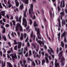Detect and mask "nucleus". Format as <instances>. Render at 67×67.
Masks as SVG:
<instances>
[{"mask_svg":"<svg viewBox=\"0 0 67 67\" xmlns=\"http://www.w3.org/2000/svg\"><path fill=\"white\" fill-rule=\"evenodd\" d=\"M57 35H58V37H60V33H59Z\"/></svg>","mask_w":67,"mask_h":67,"instance_id":"59","label":"nucleus"},{"mask_svg":"<svg viewBox=\"0 0 67 67\" xmlns=\"http://www.w3.org/2000/svg\"><path fill=\"white\" fill-rule=\"evenodd\" d=\"M7 67H13L12 65H11V64L9 62H7Z\"/></svg>","mask_w":67,"mask_h":67,"instance_id":"15","label":"nucleus"},{"mask_svg":"<svg viewBox=\"0 0 67 67\" xmlns=\"http://www.w3.org/2000/svg\"><path fill=\"white\" fill-rule=\"evenodd\" d=\"M6 27H9V25L8 24H7L5 25Z\"/></svg>","mask_w":67,"mask_h":67,"instance_id":"55","label":"nucleus"},{"mask_svg":"<svg viewBox=\"0 0 67 67\" xmlns=\"http://www.w3.org/2000/svg\"><path fill=\"white\" fill-rule=\"evenodd\" d=\"M10 56H11L12 57L13 60H14V58H16V54L14 53L13 54H11L9 55Z\"/></svg>","mask_w":67,"mask_h":67,"instance_id":"10","label":"nucleus"},{"mask_svg":"<svg viewBox=\"0 0 67 67\" xmlns=\"http://www.w3.org/2000/svg\"><path fill=\"white\" fill-rule=\"evenodd\" d=\"M38 65H40L41 64V61L40 60H38Z\"/></svg>","mask_w":67,"mask_h":67,"instance_id":"61","label":"nucleus"},{"mask_svg":"<svg viewBox=\"0 0 67 67\" xmlns=\"http://www.w3.org/2000/svg\"><path fill=\"white\" fill-rule=\"evenodd\" d=\"M23 1L26 4L29 3V0H23Z\"/></svg>","mask_w":67,"mask_h":67,"instance_id":"22","label":"nucleus"},{"mask_svg":"<svg viewBox=\"0 0 67 67\" xmlns=\"http://www.w3.org/2000/svg\"><path fill=\"white\" fill-rule=\"evenodd\" d=\"M14 44L15 45L16 44V40H14Z\"/></svg>","mask_w":67,"mask_h":67,"instance_id":"54","label":"nucleus"},{"mask_svg":"<svg viewBox=\"0 0 67 67\" xmlns=\"http://www.w3.org/2000/svg\"><path fill=\"white\" fill-rule=\"evenodd\" d=\"M62 23L63 24H64V25H65V24H66V21L65 20H64V21L63 20Z\"/></svg>","mask_w":67,"mask_h":67,"instance_id":"32","label":"nucleus"},{"mask_svg":"<svg viewBox=\"0 0 67 67\" xmlns=\"http://www.w3.org/2000/svg\"><path fill=\"white\" fill-rule=\"evenodd\" d=\"M64 42L66 43L67 42V40H66V38H64Z\"/></svg>","mask_w":67,"mask_h":67,"instance_id":"60","label":"nucleus"},{"mask_svg":"<svg viewBox=\"0 0 67 67\" xmlns=\"http://www.w3.org/2000/svg\"><path fill=\"white\" fill-rule=\"evenodd\" d=\"M3 21L4 22H5V19L4 18L3 19Z\"/></svg>","mask_w":67,"mask_h":67,"instance_id":"63","label":"nucleus"},{"mask_svg":"<svg viewBox=\"0 0 67 67\" xmlns=\"http://www.w3.org/2000/svg\"><path fill=\"white\" fill-rule=\"evenodd\" d=\"M3 1L4 2V3L5 4H7V0H3Z\"/></svg>","mask_w":67,"mask_h":67,"instance_id":"51","label":"nucleus"},{"mask_svg":"<svg viewBox=\"0 0 67 67\" xmlns=\"http://www.w3.org/2000/svg\"><path fill=\"white\" fill-rule=\"evenodd\" d=\"M1 64L2 66V67H5V62H4L3 63V61H2Z\"/></svg>","mask_w":67,"mask_h":67,"instance_id":"16","label":"nucleus"},{"mask_svg":"<svg viewBox=\"0 0 67 67\" xmlns=\"http://www.w3.org/2000/svg\"><path fill=\"white\" fill-rule=\"evenodd\" d=\"M36 52H38L39 50V46H37V48L36 49Z\"/></svg>","mask_w":67,"mask_h":67,"instance_id":"39","label":"nucleus"},{"mask_svg":"<svg viewBox=\"0 0 67 67\" xmlns=\"http://www.w3.org/2000/svg\"><path fill=\"white\" fill-rule=\"evenodd\" d=\"M29 27L28 26V27L26 28V31H28V30H29Z\"/></svg>","mask_w":67,"mask_h":67,"instance_id":"57","label":"nucleus"},{"mask_svg":"<svg viewBox=\"0 0 67 67\" xmlns=\"http://www.w3.org/2000/svg\"><path fill=\"white\" fill-rule=\"evenodd\" d=\"M24 17H23V18H25H25H26L27 17V16H26V13H25H25L24 12Z\"/></svg>","mask_w":67,"mask_h":67,"instance_id":"35","label":"nucleus"},{"mask_svg":"<svg viewBox=\"0 0 67 67\" xmlns=\"http://www.w3.org/2000/svg\"><path fill=\"white\" fill-rule=\"evenodd\" d=\"M58 12L61 10V9L59 6L58 7Z\"/></svg>","mask_w":67,"mask_h":67,"instance_id":"36","label":"nucleus"},{"mask_svg":"<svg viewBox=\"0 0 67 67\" xmlns=\"http://www.w3.org/2000/svg\"><path fill=\"white\" fill-rule=\"evenodd\" d=\"M12 22L13 23V25L15 26V21L14 20H12Z\"/></svg>","mask_w":67,"mask_h":67,"instance_id":"34","label":"nucleus"},{"mask_svg":"<svg viewBox=\"0 0 67 67\" xmlns=\"http://www.w3.org/2000/svg\"><path fill=\"white\" fill-rule=\"evenodd\" d=\"M17 44H18V48L19 49L18 50L19 52H20L21 51V49H20V48H21V45H22V42H17Z\"/></svg>","mask_w":67,"mask_h":67,"instance_id":"8","label":"nucleus"},{"mask_svg":"<svg viewBox=\"0 0 67 67\" xmlns=\"http://www.w3.org/2000/svg\"><path fill=\"white\" fill-rule=\"evenodd\" d=\"M29 21H30V25H31V24H32V19H30L29 20Z\"/></svg>","mask_w":67,"mask_h":67,"instance_id":"28","label":"nucleus"},{"mask_svg":"<svg viewBox=\"0 0 67 67\" xmlns=\"http://www.w3.org/2000/svg\"><path fill=\"white\" fill-rule=\"evenodd\" d=\"M23 24L24 25L25 27H26L27 26V21H26V19L24 17L23 18Z\"/></svg>","mask_w":67,"mask_h":67,"instance_id":"6","label":"nucleus"},{"mask_svg":"<svg viewBox=\"0 0 67 67\" xmlns=\"http://www.w3.org/2000/svg\"><path fill=\"white\" fill-rule=\"evenodd\" d=\"M64 36L66 37V32L64 31L61 35V37H63Z\"/></svg>","mask_w":67,"mask_h":67,"instance_id":"20","label":"nucleus"},{"mask_svg":"<svg viewBox=\"0 0 67 67\" xmlns=\"http://www.w3.org/2000/svg\"><path fill=\"white\" fill-rule=\"evenodd\" d=\"M32 65H33L34 66H35V64L34 62H32Z\"/></svg>","mask_w":67,"mask_h":67,"instance_id":"46","label":"nucleus"},{"mask_svg":"<svg viewBox=\"0 0 67 67\" xmlns=\"http://www.w3.org/2000/svg\"><path fill=\"white\" fill-rule=\"evenodd\" d=\"M41 54L43 56H44V52H41Z\"/></svg>","mask_w":67,"mask_h":67,"instance_id":"64","label":"nucleus"},{"mask_svg":"<svg viewBox=\"0 0 67 67\" xmlns=\"http://www.w3.org/2000/svg\"><path fill=\"white\" fill-rule=\"evenodd\" d=\"M2 14V15L3 16L5 15V11H2L1 12Z\"/></svg>","mask_w":67,"mask_h":67,"instance_id":"25","label":"nucleus"},{"mask_svg":"<svg viewBox=\"0 0 67 67\" xmlns=\"http://www.w3.org/2000/svg\"><path fill=\"white\" fill-rule=\"evenodd\" d=\"M11 52L10 50L7 51V53H8V54H10L11 53Z\"/></svg>","mask_w":67,"mask_h":67,"instance_id":"62","label":"nucleus"},{"mask_svg":"<svg viewBox=\"0 0 67 67\" xmlns=\"http://www.w3.org/2000/svg\"><path fill=\"white\" fill-rule=\"evenodd\" d=\"M30 37L31 38H32L33 37H34L33 38V42H35L36 36L35 35H33V31H31V33L30 35Z\"/></svg>","mask_w":67,"mask_h":67,"instance_id":"7","label":"nucleus"},{"mask_svg":"<svg viewBox=\"0 0 67 67\" xmlns=\"http://www.w3.org/2000/svg\"><path fill=\"white\" fill-rule=\"evenodd\" d=\"M45 59L46 60V63H49V60H48V58H47V57H45Z\"/></svg>","mask_w":67,"mask_h":67,"instance_id":"18","label":"nucleus"},{"mask_svg":"<svg viewBox=\"0 0 67 67\" xmlns=\"http://www.w3.org/2000/svg\"><path fill=\"white\" fill-rule=\"evenodd\" d=\"M45 63V60L44 59H43L42 60V65H44V64Z\"/></svg>","mask_w":67,"mask_h":67,"instance_id":"26","label":"nucleus"},{"mask_svg":"<svg viewBox=\"0 0 67 67\" xmlns=\"http://www.w3.org/2000/svg\"><path fill=\"white\" fill-rule=\"evenodd\" d=\"M27 59L28 61H31V62H32L33 61V60L32 59H30V58H27Z\"/></svg>","mask_w":67,"mask_h":67,"instance_id":"38","label":"nucleus"},{"mask_svg":"<svg viewBox=\"0 0 67 67\" xmlns=\"http://www.w3.org/2000/svg\"><path fill=\"white\" fill-rule=\"evenodd\" d=\"M49 48L50 49H51V50H49V49H48L47 51L50 55H51V56H52L53 60H54L55 56L54 55H52V53L53 54H54V52L53 50V49H52V48H51V47H49Z\"/></svg>","mask_w":67,"mask_h":67,"instance_id":"4","label":"nucleus"},{"mask_svg":"<svg viewBox=\"0 0 67 67\" xmlns=\"http://www.w3.org/2000/svg\"><path fill=\"white\" fill-rule=\"evenodd\" d=\"M2 38L3 40L5 41H7V38L6 37L2 35Z\"/></svg>","mask_w":67,"mask_h":67,"instance_id":"21","label":"nucleus"},{"mask_svg":"<svg viewBox=\"0 0 67 67\" xmlns=\"http://www.w3.org/2000/svg\"><path fill=\"white\" fill-rule=\"evenodd\" d=\"M24 8V6H23V4H22L20 6V10H22Z\"/></svg>","mask_w":67,"mask_h":67,"instance_id":"23","label":"nucleus"},{"mask_svg":"<svg viewBox=\"0 0 67 67\" xmlns=\"http://www.w3.org/2000/svg\"><path fill=\"white\" fill-rule=\"evenodd\" d=\"M47 37L49 41H51V38L49 37L48 35L47 36Z\"/></svg>","mask_w":67,"mask_h":67,"instance_id":"37","label":"nucleus"},{"mask_svg":"<svg viewBox=\"0 0 67 67\" xmlns=\"http://www.w3.org/2000/svg\"><path fill=\"white\" fill-rule=\"evenodd\" d=\"M37 53L36 52H35V53L34 55V57L35 58H36V57L35 56L37 55Z\"/></svg>","mask_w":67,"mask_h":67,"instance_id":"41","label":"nucleus"},{"mask_svg":"<svg viewBox=\"0 0 67 67\" xmlns=\"http://www.w3.org/2000/svg\"><path fill=\"white\" fill-rule=\"evenodd\" d=\"M1 28H2L3 29V30L2 33L4 34V33H5V28H4V27H3V26H2V25H1Z\"/></svg>","mask_w":67,"mask_h":67,"instance_id":"14","label":"nucleus"},{"mask_svg":"<svg viewBox=\"0 0 67 67\" xmlns=\"http://www.w3.org/2000/svg\"><path fill=\"white\" fill-rule=\"evenodd\" d=\"M64 43H63V41H62L61 42V46L63 47V48H64Z\"/></svg>","mask_w":67,"mask_h":67,"instance_id":"24","label":"nucleus"},{"mask_svg":"<svg viewBox=\"0 0 67 67\" xmlns=\"http://www.w3.org/2000/svg\"><path fill=\"white\" fill-rule=\"evenodd\" d=\"M18 54H19V55H23V53H22V52H19L18 53Z\"/></svg>","mask_w":67,"mask_h":67,"instance_id":"52","label":"nucleus"},{"mask_svg":"<svg viewBox=\"0 0 67 67\" xmlns=\"http://www.w3.org/2000/svg\"><path fill=\"white\" fill-rule=\"evenodd\" d=\"M55 67H60L59 64L57 63V60L56 59H55Z\"/></svg>","mask_w":67,"mask_h":67,"instance_id":"11","label":"nucleus"},{"mask_svg":"<svg viewBox=\"0 0 67 67\" xmlns=\"http://www.w3.org/2000/svg\"><path fill=\"white\" fill-rule=\"evenodd\" d=\"M12 6V4H9L8 6V7L9 8H11Z\"/></svg>","mask_w":67,"mask_h":67,"instance_id":"49","label":"nucleus"},{"mask_svg":"<svg viewBox=\"0 0 67 67\" xmlns=\"http://www.w3.org/2000/svg\"><path fill=\"white\" fill-rule=\"evenodd\" d=\"M36 41H37V42L38 43H39L40 45H42V42L40 40H38V39H37V37H36Z\"/></svg>","mask_w":67,"mask_h":67,"instance_id":"13","label":"nucleus"},{"mask_svg":"<svg viewBox=\"0 0 67 67\" xmlns=\"http://www.w3.org/2000/svg\"><path fill=\"white\" fill-rule=\"evenodd\" d=\"M11 35L13 37H14L15 36L14 35V34H13V32H12V33L11 34Z\"/></svg>","mask_w":67,"mask_h":67,"instance_id":"40","label":"nucleus"},{"mask_svg":"<svg viewBox=\"0 0 67 67\" xmlns=\"http://www.w3.org/2000/svg\"><path fill=\"white\" fill-rule=\"evenodd\" d=\"M32 46H34L35 48H36V46H35V44H32Z\"/></svg>","mask_w":67,"mask_h":67,"instance_id":"53","label":"nucleus"},{"mask_svg":"<svg viewBox=\"0 0 67 67\" xmlns=\"http://www.w3.org/2000/svg\"><path fill=\"white\" fill-rule=\"evenodd\" d=\"M25 57H27L28 56V52H27L26 53V54L25 55Z\"/></svg>","mask_w":67,"mask_h":67,"instance_id":"56","label":"nucleus"},{"mask_svg":"<svg viewBox=\"0 0 67 67\" xmlns=\"http://www.w3.org/2000/svg\"><path fill=\"white\" fill-rule=\"evenodd\" d=\"M20 39L21 40H23V35H22L20 37Z\"/></svg>","mask_w":67,"mask_h":67,"instance_id":"42","label":"nucleus"},{"mask_svg":"<svg viewBox=\"0 0 67 67\" xmlns=\"http://www.w3.org/2000/svg\"><path fill=\"white\" fill-rule=\"evenodd\" d=\"M48 26V24H45V26L46 27H47Z\"/></svg>","mask_w":67,"mask_h":67,"instance_id":"50","label":"nucleus"},{"mask_svg":"<svg viewBox=\"0 0 67 67\" xmlns=\"http://www.w3.org/2000/svg\"><path fill=\"white\" fill-rule=\"evenodd\" d=\"M60 14H61V16H64L65 15V14H64V13L63 12H61L60 13Z\"/></svg>","mask_w":67,"mask_h":67,"instance_id":"27","label":"nucleus"},{"mask_svg":"<svg viewBox=\"0 0 67 67\" xmlns=\"http://www.w3.org/2000/svg\"><path fill=\"white\" fill-rule=\"evenodd\" d=\"M18 30H19L20 31H23L22 27V26L21 25V24L19 23H18L17 24V31Z\"/></svg>","mask_w":67,"mask_h":67,"instance_id":"5","label":"nucleus"},{"mask_svg":"<svg viewBox=\"0 0 67 67\" xmlns=\"http://www.w3.org/2000/svg\"><path fill=\"white\" fill-rule=\"evenodd\" d=\"M7 57L8 58V59H9L10 60H12V58H11L9 56V55L8 54H7Z\"/></svg>","mask_w":67,"mask_h":67,"instance_id":"29","label":"nucleus"},{"mask_svg":"<svg viewBox=\"0 0 67 67\" xmlns=\"http://www.w3.org/2000/svg\"><path fill=\"white\" fill-rule=\"evenodd\" d=\"M50 15L51 18V19H52V12H50Z\"/></svg>","mask_w":67,"mask_h":67,"instance_id":"44","label":"nucleus"},{"mask_svg":"<svg viewBox=\"0 0 67 67\" xmlns=\"http://www.w3.org/2000/svg\"><path fill=\"white\" fill-rule=\"evenodd\" d=\"M34 27H36V26H38V24H36V22L35 21L34 23Z\"/></svg>","mask_w":67,"mask_h":67,"instance_id":"17","label":"nucleus"},{"mask_svg":"<svg viewBox=\"0 0 67 67\" xmlns=\"http://www.w3.org/2000/svg\"><path fill=\"white\" fill-rule=\"evenodd\" d=\"M26 33H25L24 34V38H26Z\"/></svg>","mask_w":67,"mask_h":67,"instance_id":"48","label":"nucleus"},{"mask_svg":"<svg viewBox=\"0 0 67 67\" xmlns=\"http://www.w3.org/2000/svg\"><path fill=\"white\" fill-rule=\"evenodd\" d=\"M35 30L36 31H37V37L38 39L41 40L42 39V36L40 34V29L38 28H37L36 27L35 28Z\"/></svg>","mask_w":67,"mask_h":67,"instance_id":"3","label":"nucleus"},{"mask_svg":"<svg viewBox=\"0 0 67 67\" xmlns=\"http://www.w3.org/2000/svg\"><path fill=\"white\" fill-rule=\"evenodd\" d=\"M58 53H59V48L57 47V54H58Z\"/></svg>","mask_w":67,"mask_h":67,"instance_id":"33","label":"nucleus"},{"mask_svg":"<svg viewBox=\"0 0 67 67\" xmlns=\"http://www.w3.org/2000/svg\"><path fill=\"white\" fill-rule=\"evenodd\" d=\"M29 57H30V56H32V51H31L30 50L29 51Z\"/></svg>","mask_w":67,"mask_h":67,"instance_id":"30","label":"nucleus"},{"mask_svg":"<svg viewBox=\"0 0 67 67\" xmlns=\"http://www.w3.org/2000/svg\"><path fill=\"white\" fill-rule=\"evenodd\" d=\"M58 21L59 22V27H61V24H60V18H58Z\"/></svg>","mask_w":67,"mask_h":67,"instance_id":"19","label":"nucleus"},{"mask_svg":"<svg viewBox=\"0 0 67 67\" xmlns=\"http://www.w3.org/2000/svg\"><path fill=\"white\" fill-rule=\"evenodd\" d=\"M27 45L28 47H29V46H30V43H29V42H28L27 43Z\"/></svg>","mask_w":67,"mask_h":67,"instance_id":"58","label":"nucleus"},{"mask_svg":"<svg viewBox=\"0 0 67 67\" xmlns=\"http://www.w3.org/2000/svg\"><path fill=\"white\" fill-rule=\"evenodd\" d=\"M32 14H35L34 12H33V5L31 4L30 5V9L29 10V13L30 15V18H31L32 19L35 20L36 19V16L35 15H34L33 17V15L32 14Z\"/></svg>","mask_w":67,"mask_h":67,"instance_id":"2","label":"nucleus"},{"mask_svg":"<svg viewBox=\"0 0 67 67\" xmlns=\"http://www.w3.org/2000/svg\"><path fill=\"white\" fill-rule=\"evenodd\" d=\"M63 51L60 52L58 55V56L59 57V59H61L60 62L61 63V65L62 66H63L64 65H65L64 62L65 61V59L64 57H62L63 56ZM61 57H62V58H61Z\"/></svg>","mask_w":67,"mask_h":67,"instance_id":"1","label":"nucleus"},{"mask_svg":"<svg viewBox=\"0 0 67 67\" xmlns=\"http://www.w3.org/2000/svg\"><path fill=\"white\" fill-rule=\"evenodd\" d=\"M42 3L43 4H46L47 3V1H43Z\"/></svg>","mask_w":67,"mask_h":67,"instance_id":"43","label":"nucleus"},{"mask_svg":"<svg viewBox=\"0 0 67 67\" xmlns=\"http://www.w3.org/2000/svg\"><path fill=\"white\" fill-rule=\"evenodd\" d=\"M62 3H63V2L61 1V2L60 5V8H64L65 7V1H64V0H63V5H62Z\"/></svg>","mask_w":67,"mask_h":67,"instance_id":"9","label":"nucleus"},{"mask_svg":"<svg viewBox=\"0 0 67 67\" xmlns=\"http://www.w3.org/2000/svg\"><path fill=\"white\" fill-rule=\"evenodd\" d=\"M2 5H3V6H4V7H5V8L6 9H7V8H8V5H7V7H6V6H5V4H4V3H2Z\"/></svg>","mask_w":67,"mask_h":67,"instance_id":"31","label":"nucleus"},{"mask_svg":"<svg viewBox=\"0 0 67 67\" xmlns=\"http://www.w3.org/2000/svg\"><path fill=\"white\" fill-rule=\"evenodd\" d=\"M29 40V37H27L26 39V40H25V42H27V41Z\"/></svg>","mask_w":67,"mask_h":67,"instance_id":"45","label":"nucleus"},{"mask_svg":"<svg viewBox=\"0 0 67 67\" xmlns=\"http://www.w3.org/2000/svg\"><path fill=\"white\" fill-rule=\"evenodd\" d=\"M23 63L24 65H25V63H26V60H23Z\"/></svg>","mask_w":67,"mask_h":67,"instance_id":"47","label":"nucleus"},{"mask_svg":"<svg viewBox=\"0 0 67 67\" xmlns=\"http://www.w3.org/2000/svg\"><path fill=\"white\" fill-rule=\"evenodd\" d=\"M22 19V16L20 15L19 18L18 16H17V22H19L20 23H21V19Z\"/></svg>","mask_w":67,"mask_h":67,"instance_id":"12","label":"nucleus"}]
</instances>
